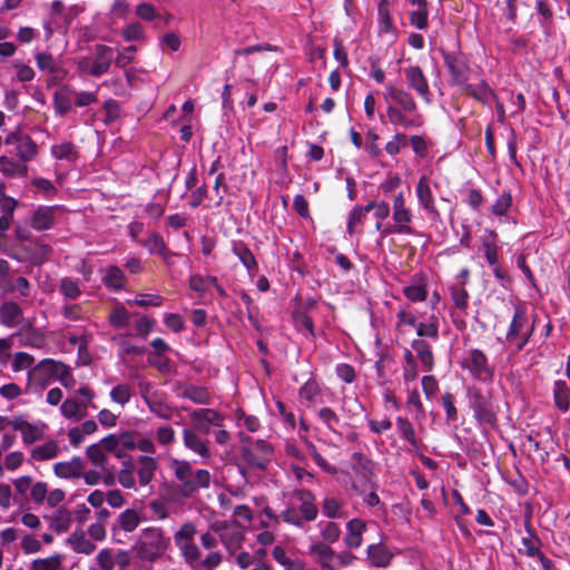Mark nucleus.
Here are the masks:
<instances>
[{
  "instance_id": "obj_1",
  "label": "nucleus",
  "mask_w": 570,
  "mask_h": 570,
  "mask_svg": "<svg viewBox=\"0 0 570 570\" xmlns=\"http://www.w3.org/2000/svg\"><path fill=\"white\" fill-rule=\"evenodd\" d=\"M171 549V538L160 527H146L136 535L130 552L135 570H154V564L166 558Z\"/></svg>"
},
{
  "instance_id": "obj_2",
  "label": "nucleus",
  "mask_w": 570,
  "mask_h": 570,
  "mask_svg": "<svg viewBox=\"0 0 570 570\" xmlns=\"http://www.w3.org/2000/svg\"><path fill=\"white\" fill-rule=\"evenodd\" d=\"M383 99L386 104L389 121L404 129L419 128L423 125V117L419 112L417 104L404 88L389 82L384 87Z\"/></svg>"
},
{
  "instance_id": "obj_3",
  "label": "nucleus",
  "mask_w": 570,
  "mask_h": 570,
  "mask_svg": "<svg viewBox=\"0 0 570 570\" xmlns=\"http://www.w3.org/2000/svg\"><path fill=\"white\" fill-rule=\"evenodd\" d=\"M95 393L87 386L79 387L72 396L66 399L60 406L61 415L73 422H78L87 416L88 407L95 409L92 403Z\"/></svg>"
},
{
  "instance_id": "obj_4",
  "label": "nucleus",
  "mask_w": 570,
  "mask_h": 570,
  "mask_svg": "<svg viewBox=\"0 0 570 570\" xmlns=\"http://www.w3.org/2000/svg\"><path fill=\"white\" fill-rule=\"evenodd\" d=\"M65 364L51 358L40 361L28 372L29 384H39L41 389L50 383L51 380H57L63 372Z\"/></svg>"
},
{
  "instance_id": "obj_5",
  "label": "nucleus",
  "mask_w": 570,
  "mask_h": 570,
  "mask_svg": "<svg viewBox=\"0 0 570 570\" xmlns=\"http://www.w3.org/2000/svg\"><path fill=\"white\" fill-rule=\"evenodd\" d=\"M533 332V325L529 322L523 308L515 309L507 340L513 343L518 350H521L529 341Z\"/></svg>"
},
{
  "instance_id": "obj_6",
  "label": "nucleus",
  "mask_w": 570,
  "mask_h": 570,
  "mask_svg": "<svg viewBox=\"0 0 570 570\" xmlns=\"http://www.w3.org/2000/svg\"><path fill=\"white\" fill-rule=\"evenodd\" d=\"M212 530L216 532L225 548L229 552H235L240 547L243 541V525L235 522H215L212 524Z\"/></svg>"
},
{
  "instance_id": "obj_7",
  "label": "nucleus",
  "mask_w": 570,
  "mask_h": 570,
  "mask_svg": "<svg viewBox=\"0 0 570 570\" xmlns=\"http://www.w3.org/2000/svg\"><path fill=\"white\" fill-rule=\"evenodd\" d=\"M114 59V51L107 46H98L96 49V58L83 59L79 62L81 71L92 76H101L108 71L110 63Z\"/></svg>"
},
{
  "instance_id": "obj_8",
  "label": "nucleus",
  "mask_w": 570,
  "mask_h": 570,
  "mask_svg": "<svg viewBox=\"0 0 570 570\" xmlns=\"http://www.w3.org/2000/svg\"><path fill=\"white\" fill-rule=\"evenodd\" d=\"M415 195L419 207L422 208L432 219H438L440 214L435 206L432 190V181L428 175H422L415 186Z\"/></svg>"
},
{
  "instance_id": "obj_9",
  "label": "nucleus",
  "mask_w": 570,
  "mask_h": 570,
  "mask_svg": "<svg viewBox=\"0 0 570 570\" xmlns=\"http://www.w3.org/2000/svg\"><path fill=\"white\" fill-rule=\"evenodd\" d=\"M102 444L107 452L112 453L118 459H122L128 451L136 449V438L131 432L109 434L102 439Z\"/></svg>"
},
{
  "instance_id": "obj_10",
  "label": "nucleus",
  "mask_w": 570,
  "mask_h": 570,
  "mask_svg": "<svg viewBox=\"0 0 570 570\" xmlns=\"http://www.w3.org/2000/svg\"><path fill=\"white\" fill-rule=\"evenodd\" d=\"M463 367L478 380L488 381L492 377V370L488 364L487 356L480 350L474 348L469 351L463 361Z\"/></svg>"
},
{
  "instance_id": "obj_11",
  "label": "nucleus",
  "mask_w": 570,
  "mask_h": 570,
  "mask_svg": "<svg viewBox=\"0 0 570 570\" xmlns=\"http://www.w3.org/2000/svg\"><path fill=\"white\" fill-rule=\"evenodd\" d=\"M407 87L414 90L426 104L431 102V92L428 79L419 66H410L404 69Z\"/></svg>"
},
{
  "instance_id": "obj_12",
  "label": "nucleus",
  "mask_w": 570,
  "mask_h": 570,
  "mask_svg": "<svg viewBox=\"0 0 570 570\" xmlns=\"http://www.w3.org/2000/svg\"><path fill=\"white\" fill-rule=\"evenodd\" d=\"M193 425L202 433H209L210 426H222L224 417L212 409L195 410L190 414Z\"/></svg>"
},
{
  "instance_id": "obj_13",
  "label": "nucleus",
  "mask_w": 570,
  "mask_h": 570,
  "mask_svg": "<svg viewBox=\"0 0 570 570\" xmlns=\"http://www.w3.org/2000/svg\"><path fill=\"white\" fill-rule=\"evenodd\" d=\"M46 425L43 423H30L22 417H14L13 430L19 431L27 444L42 439Z\"/></svg>"
},
{
  "instance_id": "obj_14",
  "label": "nucleus",
  "mask_w": 570,
  "mask_h": 570,
  "mask_svg": "<svg viewBox=\"0 0 570 570\" xmlns=\"http://www.w3.org/2000/svg\"><path fill=\"white\" fill-rule=\"evenodd\" d=\"M428 279L423 274L414 275L410 283L404 286L403 294L411 302H423L428 296Z\"/></svg>"
},
{
  "instance_id": "obj_15",
  "label": "nucleus",
  "mask_w": 570,
  "mask_h": 570,
  "mask_svg": "<svg viewBox=\"0 0 570 570\" xmlns=\"http://www.w3.org/2000/svg\"><path fill=\"white\" fill-rule=\"evenodd\" d=\"M308 553L321 566L322 569H334L332 561L334 559V550L325 542H314L309 546Z\"/></svg>"
},
{
  "instance_id": "obj_16",
  "label": "nucleus",
  "mask_w": 570,
  "mask_h": 570,
  "mask_svg": "<svg viewBox=\"0 0 570 570\" xmlns=\"http://www.w3.org/2000/svg\"><path fill=\"white\" fill-rule=\"evenodd\" d=\"M472 407L474 411V416L478 419V421L484 424L494 423L495 414L488 399L479 394L473 395Z\"/></svg>"
},
{
  "instance_id": "obj_17",
  "label": "nucleus",
  "mask_w": 570,
  "mask_h": 570,
  "mask_svg": "<svg viewBox=\"0 0 570 570\" xmlns=\"http://www.w3.org/2000/svg\"><path fill=\"white\" fill-rule=\"evenodd\" d=\"M184 445L204 459L210 456L207 441L203 440L195 431L185 429L183 431Z\"/></svg>"
},
{
  "instance_id": "obj_18",
  "label": "nucleus",
  "mask_w": 570,
  "mask_h": 570,
  "mask_svg": "<svg viewBox=\"0 0 570 570\" xmlns=\"http://www.w3.org/2000/svg\"><path fill=\"white\" fill-rule=\"evenodd\" d=\"M347 533L344 542L348 548H358L363 541V533L366 530V523L360 519H352L346 524Z\"/></svg>"
},
{
  "instance_id": "obj_19",
  "label": "nucleus",
  "mask_w": 570,
  "mask_h": 570,
  "mask_svg": "<svg viewBox=\"0 0 570 570\" xmlns=\"http://www.w3.org/2000/svg\"><path fill=\"white\" fill-rule=\"evenodd\" d=\"M368 561L374 567H387L393 558V553L383 544H370L366 549Z\"/></svg>"
},
{
  "instance_id": "obj_20",
  "label": "nucleus",
  "mask_w": 570,
  "mask_h": 570,
  "mask_svg": "<svg viewBox=\"0 0 570 570\" xmlns=\"http://www.w3.org/2000/svg\"><path fill=\"white\" fill-rule=\"evenodd\" d=\"M22 321V312L13 302L4 303L0 308V322L4 326L16 327Z\"/></svg>"
},
{
  "instance_id": "obj_21",
  "label": "nucleus",
  "mask_w": 570,
  "mask_h": 570,
  "mask_svg": "<svg viewBox=\"0 0 570 570\" xmlns=\"http://www.w3.org/2000/svg\"><path fill=\"white\" fill-rule=\"evenodd\" d=\"M156 468L157 463L155 459L146 455L139 456L137 463V474L140 485L145 487L153 480Z\"/></svg>"
},
{
  "instance_id": "obj_22",
  "label": "nucleus",
  "mask_w": 570,
  "mask_h": 570,
  "mask_svg": "<svg viewBox=\"0 0 570 570\" xmlns=\"http://www.w3.org/2000/svg\"><path fill=\"white\" fill-rule=\"evenodd\" d=\"M82 463L79 459L68 462H58L53 465L55 474L62 479L78 478L82 473Z\"/></svg>"
},
{
  "instance_id": "obj_23",
  "label": "nucleus",
  "mask_w": 570,
  "mask_h": 570,
  "mask_svg": "<svg viewBox=\"0 0 570 570\" xmlns=\"http://www.w3.org/2000/svg\"><path fill=\"white\" fill-rule=\"evenodd\" d=\"M0 173L7 177H24L27 175V166L19 159L7 156H0Z\"/></svg>"
},
{
  "instance_id": "obj_24",
  "label": "nucleus",
  "mask_w": 570,
  "mask_h": 570,
  "mask_svg": "<svg viewBox=\"0 0 570 570\" xmlns=\"http://www.w3.org/2000/svg\"><path fill=\"white\" fill-rule=\"evenodd\" d=\"M189 286L199 295L206 293L210 286H214L220 295H225L224 289L217 284V279L214 276L191 275Z\"/></svg>"
},
{
  "instance_id": "obj_25",
  "label": "nucleus",
  "mask_w": 570,
  "mask_h": 570,
  "mask_svg": "<svg viewBox=\"0 0 570 570\" xmlns=\"http://www.w3.org/2000/svg\"><path fill=\"white\" fill-rule=\"evenodd\" d=\"M297 499L301 502L299 510L303 518L307 521L314 520L317 515L314 495L308 491H299L297 493Z\"/></svg>"
},
{
  "instance_id": "obj_26",
  "label": "nucleus",
  "mask_w": 570,
  "mask_h": 570,
  "mask_svg": "<svg viewBox=\"0 0 570 570\" xmlns=\"http://www.w3.org/2000/svg\"><path fill=\"white\" fill-rule=\"evenodd\" d=\"M51 155L57 160L75 161L78 155L77 147L70 141L55 144L51 147Z\"/></svg>"
},
{
  "instance_id": "obj_27",
  "label": "nucleus",
  "mask_w": 570,
  "mask_h": 570,
  "mask_svg": "<svg viewBox=\"0 0 570 570\" xmlns=\"http://www.w3.org/2000/svg\"><path fill=\"white\" fill-rule=\"evenodd\" d=\"M488 236L484 237L481 248L484 253V256L488 263L491 266L498 265L499 255H498V245H497V234L492 230H487Z\"/></svg>"
},
{
  "instance_id": "obj_28",
  "label": "nucleus",
  "mask_w": 570,
  "mask_h": 570,
  "mask_svg": "<svg viewBox=\"0 0 570 570\" xmlns=\"http://www.w3.org/2000/svg\"><path fill=\"white\" fill-rule=\"evenodd\" d=\"M62 556L52 554L47 558H38L31 561L30 570H62Z\"/></svg>"
},
{
  "instance_id": "obj_29",
  "label": "nucleus",
  "mask_w": 570,
  "mask_h": 570,
  "mask_svg": "<svg viewBox=\"0 0 570 570\" xmlns=\"http://www.w3.org/2000/svg\"><path fill=\"white\" fill-rule=\"evenodd\" d=\"M73 102V92L67 88H61L55 94V109L57 114L65 115L71 110Z\"/></svg>"
},
{
  "instance_id": "obj_30",
  "label": "nucleus",
  "mask_w": 570,
  "mask_h": 570,
  "mask_svg": "<svg viewBox=\"0 0 570 570\" xmlns=\"http://www.w3.org/2000/svg\"><path fill=\"white\" fill-rule=\"evenodd\" d=\"M53 223V208L43 207L35 212L32 227L38 230L49 229Z\"/></svg>"
},
{
  "instance_id": "obj_31",
  "label": "nucleus",
  "mask_w": 570,
  "mask_h": 570,
  "mask_svg": "<svg viewBox=\"0 0 570 570\" xmlns=\"http://www.w3.org/2000/svg\"><path fill=\"white\" fill-rule=\"evenodd\" d=\"M117 522L124 531L132 532L140 523V515L136 510L127 509L119 514Z\"/></svg>"
},
{
  "instance_id": "obj_32",
  "label": "nucleus",
  "mask_w": 570,
  "mask_h": 570,
  "mask_svg": "<svg viewBox=\"0 0 570 570\" xmlns=\"http://www.w3.org/2000/svg\"><path fill=\"white\" fill-rule=\"evenodd\" d=\"M17 155L22 163L31 160L37 154V145L33 140L24 135L23 138L20 139L19 144L16 147Z\"/></svg>"
},
{
  "instance_id": "obj_33",
  "label": "nucleus",
  "mask_w": 570,
  "mask_h": 570,
  "mask_svg": "<svg viewBox=\"0 0 570 570\" xmlns=\"http://www.w3.org/2000/svg\"><path fill=\"white\" fill-rule=\"evenodd\" d=\"M109 395L114 403L124 407L131 399L132 389L127 383H120L112 387Z\"/></svg>"
},
{
  "instance_id": "obj_34",
  "label": "nucleus",
  "mask_w": 570,
  "mask_h": 570,
  "mask_svg": "<svg viewBox=\"0 0 570 570\" xmlns=\"http://www.w3.org/2000/svg\"><path fill=\"white\" fill-rule=\"evenodd\" d=\"M144 246L150 254H157L164 259H167L170 254L159 234H151L144 243Z\"/></svg>"
},
{
  "instance_id": "obj_35",
  "label": "nucleus",
  "mask_w": 570,
  "mask_h": 570,
  "mask_svg": "<svg viewBox=\"0 0 570 570\" xmlns=\"http://www.w3.org/2000/svg\"><path fill=\"white\" fill-rule=\"evenodd\" d=\"M149 410L161 419H169L171 416V410L167 403L157 393L150 399L145 401Z\"/></svg>"
},
{
  "instance_id": "obj_36",
  "label": "nucleus",
  "mask_w": 570,
  "mask_h": 570,
  "mask_svg": "<svg viewBox=\"0 0 570 570\" xmlns=\"http://www.w3.org/2000/svg\"><path fill=\"white\" fill-rule=\"evenodd\" d=\"M58 444L55 441H49L45 444L38 445L32 450V458L37 461L50 460L58 454Z\"/></svg>"
},
{
  "instance_id": "obj_37",
  "label": "nucleus",
  "mask_w": 570,
  "mask_h": 570,
  "mask_svg": "<svg viewBox=\"0 0 570 570\" xmlns=\"http://www.w3.org/2000/svg\"><path fill=\"white\" fill-rule=\"evenodd\" d=\"M554 401L561 411H567L570 404V390L566 382L558 381L554 384Z\"/></svg>"
},
{
  "instance_id": "obj_38",
  "label": "nucleus",
  "mask_w": 570,
  "mask_h": 570,
  "mask_svg": "<svg viewBox=\"0 0 570 570\" xmlns=\"http://www.w3.org/2000/svg\"><path fill=\"white\" fill-rule=\"evenodd\" d=\"M102 281L107 287L112 289H120L125 283V275L120 268L110 266L107 268Z\"/></svg>"
},
{
  "instance_id": "obj_39",
  "label": "nucleus",
  "mask_w": 570,
  "mask_h": 570,
  "mask_svg": "<svg viewBox=\"0 0 570 570\" xmlns=\"http://www.w3.org/2000/svg\"><path fill=\"white\" fill-rule=\"evenodd\" d=\"M412 347L417 353V357L420 358L424 368L426 371L432 370L434 360L428 344L424 341H414Z\"/></svg>"
},
{
  "instance_id": "obj_40",
  "label": "nucleus",
  "mask_w": 570,
  "mask_h": 570,
  "mask_svg": "<svg viewBox=\"0 0 570 570\" xmlns=\"http://www.w3.org/2000/svg\"><path fill=\"white\" fill-rule=\"evenodd\" d=\"M35 358L32 355L26 352H17L12 356L11 370L14 373L21 372L23 370H28V372L33 367Z\"/></svg>"
},
{
  "instance_id": "obj_41",
  "label": "nucleus",
  "mask_w": 570,
  "mask_h": 570,
  "mask_svg": "<svg viewBox=\"0 0 570 570\" xmlns=\"http://www.w3.org/2000/svg\"><path fill=\"white\" fill-rule=\"evenodd\" d=\"M322 512L325 517L337 519L343 518V504L335 498H325L322 505Z\"/></svg>"
},
{
  "instance_id": "obj_42",
  "label": "nucleus",
  "mask_w": 570,
  "mask_h": 570,
  "mask_svg": "<svg viewBox=\"0 0 570 570\" xmlns=\"http://www.w3.org/2000/svg\"><path fill=\"white\" fill-rule=\"evenodd\" d=\"M70 522V513L66 510H58L50 520V528L59 533H62L69 529Z\"/></svg>"
},
{
  "instance_id": "obj_43",
  "label": "nucleus",
  "mask_w": 570,
  "mask_h": 570,
  "mask_svg": "<svg viewBox=\"0 0 570 570\" xmlns=\"http://www.w3.org/2000/svg\"><path fill=\"white\" fill-rule=\"evenodd\" d=\"M195 534L196 528L193 523L183 524L174 535L176 546L180 547L187 543H193Z\"/></svg>"
},
{
  "instance_id": "obj_44",
  "label": "nucleus",
  "mask_w": 570,
  "mask_h": 570,
  "mask_svg": "<svg viewBox=\"0 0 570 570\" xmlns=\"http://www.w3.org/2000/svg\"><path fill=\"white\" fill-rule=\"evenodd\" d=\"M106 449L102 440L99 443L92 444L87 449V455L91 462L99 468H104L107 461Z\"/></svg>"
},
{
  "instance_id": "obj_45",
  "label": "nucleus",
  "mask_w": 570,
  "mask_h": 570,
  "mask_svg": "<svg viewBox=\"0 0 570 570\" xmlns=\"http://www.w3.org/2000/svg\"><path fill=\"white\" fill-rule=\"evenodd\" d=\"M121 36L126 41L144 42L146 40L144 28L138 22H131V23L127 24L124 28Z\"/></svg>"
},
{
  "instance_id": "obj_46",
  "label": "nucleus",
  "mask_w": 570,
  "mask_h": 570,
  "mask_svg": "<svg viewBox=\"0 0 570 570\" xmlns=\"http://www.w3.org/2000/svg\"><path fill=\"white\" fill-rule=\"evenodd\" d=\"M20 343L24 346H30L35 348H42L46 345L45 336L36 331H28L23 334L19 333Z\"/></svg>"
},
{
  "instance_id": "obj_47",
  "label": "nucleus",
  "mask_w": 570,
  "mask_h": 570,
  "mask_svg": "<svg viewBox=\"0 0 570 570\" xmlns=\"http://www.w3.org/2000/svg\"><path fill=\"white\" fill-rule=\"evenodd\" d=\"M135 466L130 462H124L122 469L118 473L119 483L126 489H135L136 480L134 475Z\"/></svg>"
},
{
  "instance_id": "obj_48",
  "label": "nucleus",
  "mask_w": 570,
  "mask_h": 570,
  "mask_svg": "<svg viewBox=\"0 0 570 570\" xmlns=\"http://www.w3.org/2000/svg\"><path fill=\"white\" fill-rule=\"evenodd\" d=\"M175 474L178 480L184 483L185 491L187 490L188 484L190 483V479L193 478L191 466L186 461H174L173 463Z\"/></svg>"
},
{
  "instance_id": "obj_49",
  "label": "nucleus",
  "mask_w": 570,
  "mask_h": 570,
  "mask_svg": "<svg viewBox=\"0 0 570 570\" xmlns=\"http://www.w3.org/2000/svg\"><path fill=\"white\" fill-rule=\"evenodd\" d=\"M444 61L455 80H460L464 72V62L459 56L446 53Z\"/></svg>"
},
{
  "instance_id": "obj_50",
  "label": "nucleus",
  "mask_w": 570,
  "mask_h": 570,
  "mask_svg": "<svg viewBox=\"0 0 570 570\" xmlns=\"http://www.w3.org/2000/svg\"><path fill=\"white\" fill-rule=\"evenodd\" d=\"M210 474L207 470H198L193 472V478L187 487L186 493L194 492L198 488H207L209 485Z\"/></svg>"
},
{
  "instance_id": "obj_51",
  "label": "nucleus",
  "mask_w": 570,
  "mask_h": 570,
  "mask_svg": "<svg viewBox=\"0 0 570 570\" xmlns=\"http://www.w3.org/2000/svg\"><path fill=\"white\" fill-rule=\"evenodd\" d=\"M320 393V386L313 380L307 381L299 390V396L309 403H317Z\"/></svg>"
},
{
  "instance_id": "obj_52",
  "label": "nucleus",
  "mask_w": 570,
  "mask_h": 570,
  "mask_svg": "<svg viewBox=\"0 0 570 570\" xmlns=\"http://www.w3.org/2000/svg\"><path fill=\"white\" fill-rule=\"evenodd\" d=\"M466 91L476 100L482 102H488L492 97V90L484 82L469 85L466 87Z\"/></svg>"
},
{
  "instance_id": "obj_53",
  "label": "nucleus",
  "mask_w": 570,
  "mask_h": 570,
  "mask_svg": "<svg viewBox=\"0 0 570 570\" xmlns=\"http://www.w3.org/2000/svg\"><path fill=\"white\" fill-rule=\"evenodd\" d=\"M70 542L75 551L80 553L90 554L95 550V544L87 540L83 534L73 533L70 538Z\"/></svg>"
},
{
  "instance_id": "obj_54",
  "label": "nucleus",
  "mask_w": 570,
  "mask_h": 570,
  "mask_svg": "<svg viewBox=\"0 0 570 570\" xmlns=\"http://www.w3.org/2000/svg\"><path fill=\"white\" fill-rule=\"evenodd\" d=\"M185 558L186 562L189 563L193 568L198 564V560L200 558V551L198 547L193 543H187L180 547H177Z\"/></svg>"
},
{
  "instance_id": "obj_55",
  "label": "nucleus",
  "mask_w": 570,
  "mask_h": 570,
  "mask_svg": "<svg viewBox=\"0 0 570 570\" xmlns=\"http://www.w3.org/2000/svg\"><path fill=\"white\" fill-rule=\"evenodd\" d=\"M98 566L102 570H112L116 566L117 557L111 549H102L96 557Z\"/></svg>"
},
{
  "instance_id": "obj_56",
  "label": "nucleus",
  "mask_w": 570,
  "mask_h": 570,
  "mask_svg": "<svg viewBox=\"0 0 570 570\" xmlns=\"http://www.w3.org/2000/svg\"><path fill=\"white\" fill-rule=\"evenodd\" d=\"M129 313L124 307H116L109 316L110 324L116 328H124L129 324Z\"/></svg>"
},
{
  "instance_id": "obj_57",
  "label": "nucleus",
  "mask_w": 570,
  "mask_h": 570,
  "mask_svg": "<svg viewBox=\"0 0 570 570\" xmlns=\"http://www.w3.org/2000/svg\"><path fill=\"white\" fill-rule=\"evenodd\" d=\"M184 395L198 404H206L209 401V394L203 387L188 386L185 389Z\"/></svg>"
},
{
  "instance_id": "obj_58",
  "label": "nucleus",
  "mask_w": 570,
  "mask_h": 570,
  "mask_svg": "<svg viewBox=\"0 0 570 570\" xmlns=\"http://www.w3.org/2000/svg\"><path fill=\"white\" fill-rule=\"evenodd\" d=\"M511 204V196L509 194H501L498 196L495 203L492 205V213L497 216H504L508 214Z\"/></svg>"
},
{
  "instance_id": "obj_59",
  "label": "nucleus",
  "mask_w": 570,
  "mask_h": 570,
  "mask_svg": "<svg viewBox=\"0 0 570 570\" xmlns=\"http://www.w3.org/2000/svg\"><path fill=\"white\" fill-rule=\"evenodd\" d=\"M134 303L141 307L160 306L163 303V297L155 294H139L134 299Z\"/></svg>"
},
{
  "instance_id": "obj_60",
  "label": "nucleus",
  "mask_w": 570,
  "mask_h": 570,
  "mask_svg": "<svg viewBox=\"0 0 570 570\" xmlns=\"http://www.w3.org/2000/svg\"><path fill=\"white\" fill-rule=\"evenodd\" d=\"M60 291L66 297L71 299L77 298L80 294L78 284L70 278H63L61 281Z\"/></svg>"
},
{
  "instance_id": "obj_61",
  "label": "nucleus",
  "mask_w": 570,
  "mask_h": 570,
  "mask_svg": "<svg viewBox=\"0 0 570 570\" xmlns=\"http://www.w3.org/2000/svg\"><path fill=\"white\" fill-rule=\"evenodd\" d=\"M341 535L340 527L334 522H326L322 525V537L327 542H335Z\"/></svg>"
},
{
  "instance_id": "obj_62",
  "label": "nucleus",
  "mask_w": 570,
  "mask_h": 570,
  "mask_svg": "<svg viewBox=\"0 0 570 570\" xmlns=\"http://www.w3.org/2000/svg\"><path fill=\"white\" fill-rule=\"evenodd\" d=\"M410 142L416 156L424 158L428 155L429 144L424 137L414 135L410 138Z\"/></svg>"
},
{
  "instance_id": "obj_63",
  "label": "nucleus",
  "mask_w": 570,
  "mask_h": 570,
  "mask_svg": "<svg viewBox=\"0 0 570 570\" xmlns=\"http://www.w3.org/2000/svg\"><path fill=\"white\" fill-rule=\"evenodd\" d=\"M31 499L35 503L41 504L48 494V485L45 482H37L30 489Z\"/></svg>"
},
{
  "instance_id": "obj_64",
  "label": "nucleus",
  "mask_w": 570,
  "mask_h": 570,
  "mask_svg": "<svg viewBox=\"0 0 570 570\" xmlns=\"http://www.w3.org/2000/svg\"><path fill=\"white\" fill-rule=\"evenodd\" d=\"M21 548L24 553L32 554L39 552L42 548V544L37 538L28 534L22 538Z\"/></svg>"
}]
</instances>
